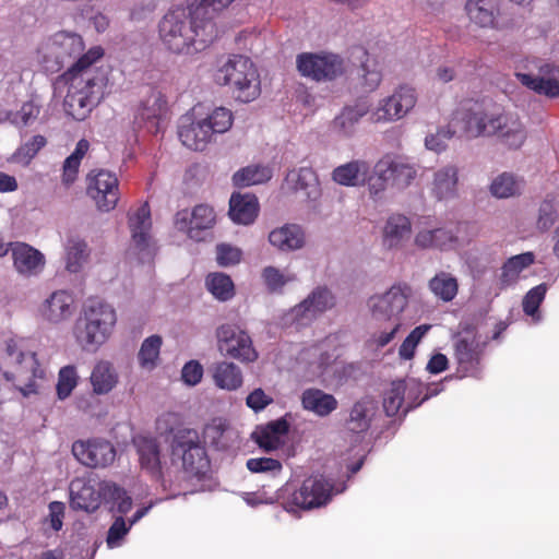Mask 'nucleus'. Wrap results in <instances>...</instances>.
Listing matches in <instances>:
<instances>
[{
    "instance_id": "1",
    "label": "nucleus",
    "mask_w": 559,
    "mask_h": 559,
    "mask_svg": "<svg viewBox=\"0 0 559 559\" xmlns=\"http://www.w3.org/2000/svg\"><path fill=\"white\" fill-rule=\"evenodd\" d=\"M103 56L99 47L90 49L64 74L69 84L64 97V110L73 119L82 121L100 103L108 91V78L91 66Z\"/></svg>"
},
{
    "instance_id": "2",
    "label": "nucleus",
    "mask_w": 559,
    "mask_h": 559,
    "mask_svg": "<svg viewBox=\"0 0 559 559\" xmlns=\"http://www.w3.org/2000/svg\"><path fill=\"white\" fill-rule=\"evenodd\" d=\"M163 45L174 53H192L202 50L218 37L216 23L211 19L200 23L185 8L168 11L158 24Z\"/></svg>"
},
{
    "instance_id": "3",
    "label": "nucleus",
    "mask_w": 559,
    "mask_h": 559,
    "mask_svg": "<svg viewBox=\"0 0 559 559\" xmlns=\"http://www.w3.org/2000/svg\"><path fill=\"white\" fill-rule=\"evenodd\" d=\"M412 288L405 283L392 285L382 294L368 299V309L378 330L372 333L370 342L381 348L391 343L402 326V313L407 307Z\"/></svg>"
},
{
    "instance_id": "4",
    "label": "nucleus",
    "mask_w": 559,
    "mask_h": 559,
    "mask_svg": "<svg viewBox=\"0 0 559 559\" xmlns=\"http://www.w3.org/2000/svg\"><path fill=\"white\" fill-rule=\"evenodd\" d=\"M233 121L231 111L225 107H216L205 118L198 120L183 116L178 127V136L188 148L203 151L216 134L227 132Z\"/></svg>"
},
{
    "instance_id": "5",
    "label": "nucleus",
    "mask_w": 559,
    "mask_h": 559,
    "mask_svg": "<svg viewBox=\"0 0 559 559\" xmlns=\"http://www.w3.org/2000/svg\"><path fill=\"white\" fill-rule=\"evenodd\" d=\"M115 309L102 301H91L76 322L75 338L85 350H96L109 337L116 323Z\"/></svg>"
},
{
    "instance_id": "6",
    "label": "nucleus",
    "mask_w": 559,
    "mask_h": 559,
    "mask_svg": "<svg viewBox=\"0 0 559 559\" xmlns=\"http://www.w3.org/2000/svg\"><path fill=\"white\" fill-rule=\"evenodd\" d=\"M215 81L234 86L237 99L248 103L260 94V80L253 62L243 56L228 58L216 71Z\"/></svg>"
},
{
    "instance_id": "7",
    "label": "nucleus",
    "mask_w": 559,
    "mask_h": 559,
    "mask_svg": "<svg viewBox=\"0 0 559 559\" xmlns=\"http://www.w3.org/2000/svg\"><path fill=\"white\" fill-rule=\"evenodd\" d=\"M9 364L15 367L12 372L5 371L8 380H16L17 388L23 396L36 393V380L44 377V370L39 367L36 354L28 347L25 340H10L7 344Z\"/></svg>"
},
{
    "instance_id": "8",
    "label": "nucleus",
    "mask_w": 559,
    "mask_h": 559,
    "mask_svg": "<svg viewBox=\"0 0 559 559\" xmlns=\"http://www.w3.org/2000/svg\"><path fill=\"white\" fill-rule=\"evenodd\" d=\"M502 110L491 100L469 102L455 112L461 131L468 138L493 136Z\"/></svg>"
},
{
    "instance_id": "9",
    "label": "nucleus",
    "mask_w": 559,
    "mask_h": 559,
    "mask_svg": "<svg viewBox=\"0 0 559 559\" xmlns=\"http://www.w3.org/2000/svg\"><path fill=\"white\" fill-rule=\"evenodd\" d=\"M299 73L317 82L332 81L343 75L346 63L342 57L331 52H302L296 58Z\"/></svg>"
},
{
    "instance_id": "10",
    "label": "nucleus",
    "mask_w": 559,
    "mask_h": 559,
    "mask_svg": "<svg viewBox=\"0 0 559 559\" xmlns=\"http://www.w3.org/2000/svg\"><path fill=\"white\" fill-rule=\"evenodd\" d=\"M417 103L415 88L401 85L386 97L381 98L371 110L369 119L374 123L393 122L404 118Z\"/></svg>"
},
{
    "instance_id": "11",
    "label": "nucleus",
    "mask_w": 559,
    "mask_h": 559,
    "mask_svg": "<svg viewBox=\"0 0 559 559\" xmlns=\"http://www.w3.org/2000/svg\"><path fill=\"white\" fill-rule=\"evenodd\" d=\"M217 348L222 355L241 362H253L258 353L249 334L234 324H223L216 330Z\"/></svg>"
},
{
    "instance_id": "12",
    "label": "nucleus",
    "mask_w": 559,
    "mask_h": 559,
    "mask_svg": "<svg viewBox=\"0 0 559 559\" xmlns=\"http://www.w3.org/2000/svg\"><path fill=\"white\" fill-rule=\"evenodd\" d=\"M173 454L180 456L183 469L192 476L204 474L209 466L205 450L195 430L179 431L173 443Z\"/></svg>"
},
{
    "instance_id": "13",
    "label": "nucleus",
    "mask_w": 559,
    "mask_h": 559,
    "mask_svg": "<svg viewBox=\"0 0 559 559\" xmlns=\"http://www.w3.org/2000/svg\"><path fill=\"white\" fill-rule=\"evenodd\" d=\"M84 44L80 35L70 32H58L47 38L38 47V53L46 63L52 62L59 69L73 57L83 56Z\"/></svg>"
},
{
    "instance_id": "14",
    "label": "nucleus",
    "mask_w": 559,
    "mask_h": 559,
    "mask_svg": "<svg viewBox=\"0 0 559 559\" xmlns=\"http://www.w3.org/2000/svg\"><path fill=\"white\" fill-rule=\"evenodd\" d=\"M485 343L474 330L457 333L453 338L454 358L464 377H478Z\"/></svg>"
},
{
    "instance_id": "15",
    "label": "nucleus",
    "mask_w": 559,
    "mask_h": 559,
    "mask_svg": "<svg viewBox=\"0 0 559 559\" xmlns=\"http://www.w3.org/2000/svg\"><path fill=\"white\" fill-rule=\"evenodd\" d=\"M87 194L95 201L98 210H114L120 199L116 174L106 169L92 170L87 176Z\"/></svg>"
},
{
    "instance_id": "16",
    "label": "nucleus",
    "mask_w": 559,
    "mask_h": 559,
    "mask_svg": "<svg viewBox=\"0 0 559 559\" xmlns=\"http://www.w3.org/2000/svg\"><path fill=\"white\" fill-rule=\"evenodd\" d=\"M335 306V297L326 287H316L287 313V320L306 325Z\"/></svg>"
},
{
    "instance_id": "17",
    "label": "nucleus",
    "mask_w": 559,
    "mask_h": 559,
    "mask_svg": "<svg viewBox=\"0 0 559 559\" xmlns=\"http://www.w3.org/2000/svg\"><path fill=\"white\" fill-rule=\"evenodd\" d=\"M167 112L165 95L159 90L150 87L139 104L135 122L151 133H158L167 119Z\"/></svg>"
},
{
    "instance_id": "18",
    "label": "nucleus",
    "mask_w": 559,
    "mask_h": 559,
    "mask_svg": "<svg viewBox=\"0 0 559 559\" xmlns=\"http://www.w3.org/2000/svg\"><path fill=\"white\" fill-rule=\"evenodd\" d=\"M333 487L322 476H311L304 480L298 490L292 493V506L304 510L320 508L331 499Z\"/></svg>"
},
{
    "instance_id": "19",
    "label": "nucleus",
    "mask_w": 559,
    "mask_h": 559,
    "mask_svg": "<svg viewBox=\"0 0 559 559\" xmlns=\"http://www.w3.org/2000/svg\"><path fill=\"white\" fill-rule=\"evenodd\" d=\"M72 453L83 465L100 468L110 465L116 459L114 445L106 440H78L72 444Z\"/></svg>"
},
{
    "instance_id": "20",
    "label": "nucleus",
    "mask_w": 559,
    "mask_h": 559,
    "mask_svg": "<svg viewBox=\"0 0 559 559\" xmlns=\"http://www.w3.org/2000/svg\"><path fill=\"white\" fill-rule=\"evenodd\" d=\"M216 215L213 207L199 204L190 212L179 211L175 216V226L178 230L185 231L189 238L200 241L203 239V231L212 228Z\"/></svg>"
},
{
    "instance_id": "21",
    "label": "nucleus",
    "mask_w": 559,
    "mask_h": 559,
    "mask_svg": "<svg viewBox=\"0 0 559 559\" xmlns=\"http://www.w3.org/2000/svg\"><path fill=\"white\" fill-rule=\"evenodd\" d=\"M417 392H420V384L414 379L393 381L383 397L385 414L388 416H395L402 408L403 413L406 414L413 407L418 406L426 397L418 403L409 401Z\"/></svg>"
},
{
    "instance_id": "22",
    "label": "nucleus",
    "mask_w": 559,
    "mask_h": 559,
    "mask_svg": "<svg viewBox=\"0 0 559 559\" xmlns=\"http://www.w3.org/2000/svg\"><path fill=\"white\" fill-rule=\"evenodd\" d=\"M13 266L15 271L24 276L32 277L39 275L46 265L44 253L26 242H10Z\"/></svg>"
},
{
    "instance_id": "23",
    "label": "nucleus",
    "mask_w": 559,
    "mask_h": 559,
    "mask_svg": "<svg viewBox=\"0 0 559 559\" xmlns=\"http://www.w3.org/2000/svg\"><path fill=\"white\" fill-rule=\"evenodd\" d=\"M269 243L282 253L301 250L307 245L305 228L295 223H286L273 228L267 236Z\"/></svg>"
},
{
    "instance_id": "24",
    "label": "nucleus",
    "mask_w": 559,
    "mask_h": 559,
    "mask_svg": "<svg viewBox=\"0 0 559 559\" xmlns=\"http://www.w3.org/2000/svg\"><path fill=\"white\" fill-rule=\"evenodd\" d=\"M74 310V297L66 289L52 292L39 308L43 319L52 324L69 320L73 316Z\"/></svg>"
},
{
    "instance_id": "25",
    "label": "nucleus",
    "mask_w": 559,
    "mask_h": 559,
    "mask_svg": "<svg viewBox=\"0 0 559 559\" xmlns=\"http://www.w3.org/2000/svg\"><path fill=\"white\" fill-rule=\"evenodd\" d=\"M518 80L526 87L535 91L538 94L548 97L559 96V69L544 63L539 67L538 74L532 73H516Z\"/></svg>"
},
{
    "instance_id": "26",
    "label": "nucleus",
    "mask_w": 559,
    "mask_h": 559,
    "mask_svg": "<svg viewBox=\"0 0 559 559\" xmlns=\"http://www.w3.org/2000/svg\"><path fill=\"white\" fill-rule=\"evenodd\" d=\"M102 484L96 489L91 481L75 478L70 483V504L74 510L94 512L100 506L103 497Z\"/></svg>"
},
{
    "instance_id": "27",
    "label": "nucleus",
    "mask_w": 559,
    "mask_h": 559,
    "mask_svg": "<svg viewBox=\"0 0 559 559\" xmlns=\"http://www.w3.org/2000/svg\"><path fill=\"white\" fill-rule=\"evenodd\" d=\"M430 193L438 201H450L459 194V168L453 164L444 165L433 171Z\"/></svg>"
},
{
    "instance_id": "28",
    "label": "nucleus",
    "mask_w": 559,
    "mask_h": 559,
    "mask_svg": "<svg viewBox=\"0 0 559 559\" xmlns=\"http://www.w3.org/2000/svg\"><path fill=\"white\" fill-rule=\"evenodd\" d=\"M379 162L384 169L381 173L386 174L391 185L397 189L407 188L417 176L416 166L407 157L386 155Z\"/></svg>"
},
{
    "instance_id": "29",
    "label": "nucleus",
    "mask_w": 559,
    "mask_h": 559,
    "mask_svg": "<svg viewBox=\"0 0 559 559\" xmlns=\"http://www.w3.org/2000/svg\"><path fill=\"white\" fill-rule=\"evenodd\" d=\"M133 443L141 468L158 479L162 476V455L158 441L154 438L139 436L133 439Z\"/></svg>"
},
{
    "instance_id": "30",
    "label": "nucleus",
    "mask_w": 559,
    "mask_h": 559,
    "mask_svg": "<svg viewBox=\"0 0 559 559\" xmlns=\"http://www.w3.org/2000/svg\"><path fill=\"white\" fill-rule=\"evenodd\" d=\"M377 403L371 397H362L354 403L345 421L346 430L355 435L366 433L377 414Z\"/></svg>"
},
{
    "instance_id": "31",
    "label": "nucleus",
    "mask_w": 559,
    "mask_h": 559,
    "mask_svg": "<svg viewBox=\"0 0 559 559\" xmlns=\"http://www.w3.org/2000/svg\"><path fill=\"white\" fill-rule=\"evenodd\" d=\"M129 228L131 231V245L139 251L148 247L151 239V210L147 203H143L134 211L129 212Z\"/></svg>"
},
{
    "instance_id": "32",
    "label": "nucleus",
    "mask_w": 559,
    "mask_h": 559,
    "mask_svg": "<svg viewBox=\"0 0 559 559\" xmlns=\"http://www.w3.org/2000/svg\"><path fill=\"white\" fill-rule=\"evenodd\" d=\"M496 129L497 133L493 136H497L503 144L512 148L521 147L527 138L523 122L513 112L502 111Z\"/></svg>"
},
{
    "instance_id": "33",
    "label": "nucleus",
    "mask_w": 559,
    "mask_h": 559,
    "mask_svg": "<svg viewBox=\"0 0 559 559\" xmlns=\"http://www.w3.org/2000/svg\"><path fill=\"white\" fill-rule=\"evenodd\" d=\"M289 430L286 419L280 418L264 426H259L252 432V439L265 451H274L285 443Z\"/></svg>"
},
{
    "instance_id": "34",
    "label": "nucleus",
    "mask_w": 559,
    "mask_h": 559,
    "mask_svg": "<svg viewBox=\"0 0 559 559\" xmlns=\"http://www.w3.org/2000/svg\"><path fill=\"white\" fill-rule=\"evenodd\" d=\"M465 11L475 25L492 28L500 15V0H466Z\"/></svg>"
},
{
    "instance_id": "35",
    "label": "nucleus",
    "mask_w": 559,
    "mask_h": 559,
    "mask_svg": "<svg viewBox=\"0 0 559 559\" xmlns=\"http://www.w3.org/2000/svg\"><path fill=\"white\" fill-rule=\"evenodd\" d=\"M370 170L368 162L356 159L336 167L332 179L344 187H360L366 183Z\"/></svg>"
},
{
    "instance_id": "36",
    "label": "nucleus",
    "mask_w": 559,
    "mask_h": 559,
    "mask_svg": "<svg viewBox=\"0 0 559 559\" xmlns=\"http://www.w3.org/2000/svg\"><path fill=\"white\" fill-rule=\"evenodd\" d=\"M259 213V202L254 194L234 193L229 201V216L240 225L252 224Z\"/></svg>"
},
{
    "instance_id": "37",
    "label": "nucleus",
    "mask_w": 559,
    "mask_h": 559,
    "mask_svg": "<svg viewBox=\"0 0 559 559\" xmlns=\"http://www.w3.org/2000/svg\"><path fill=\"white\" fill-rule=\"evenodd\" d=\"M411 222L401 214L391 215L383 228V246L388 249H397L409 239Z\"/></svg>"
},
{
    "instance_id": "38",
    "label": "nucleus",
    "mask_w": 559,
    "mask_h": 559,
    "mask_svg": "<svg viewBox=\"0 0 559 559\" xmlns=\"http://www.w3.org/2000/svg\"><path fill=\"white\" fill-rule=\"evenodd\" d=\"M301 404L306 411L312 412L320 417H325L334 412L337 400L320 389H307L301 394Z\"/></svg>"
},
{
    "instance_id": "39",
    "label": "nucleus",
    "mask_w": 559,
    "mask_h": 559,
    "mask_svg": "<svg viewBox=\"0 0 559 559\" xmlns=\"http://www.w3.org/2000/svg\"><path fill=\"white\" fill-rule=\"evenodd\" d=\"M212 378L217 388L226 391H236L243 383L241 369L230 361L215 364L212 368Z\"/></svg>"
},
{
    "instance_id": "40",
    "label": "nucleus",
    "mask_w": 559,
    "mask_h": 559,
    "mask_svg": "<svg viewBox=\"0 0 559 559\" xmlns=\"http://www.w3.org/2000/svg\"><path fill=\"white\" fill-rule=\"evenodd\" d=\"M90 250L86 241L71 236L64 243V267L70 273H79L87 262Z\"/></svg>"
},
{
    "instance_id": "41",
    "label": "nucleus",
    "mask_w": 559,
    "mask_h": 559,
    "mask_svg": "<svg viewBox=\"0 0 559 559\" xmlns=\"http://www.w3.org/2000/svg\"><path fill=\"white\" fill-rule=\"evenodd\" d=\"M43 109L40 96L33 94L28 100L24 102L20 109L7 112V119L16 128L33 126L39 118Z\"/></svg>"
},
{
    "instance_id": "42",
    "label": "nucleus",
    "mask_w": 559,
    "mask_h": 559,
    "mask_svg": "<svg viewBox=\"0 0 559 559\" xmlns=\"http://www.w3.org/2000/svg\"><path fill=\"white\" fill-rule=\"evenodd\" d=\"M90 381L95 394H107L117 385L118 373L111 362L100 360L94 366Z\"/></svg>"
},
{
    "instance_id": "43",
    "label": "nucleus",
    "mask_w": 559,
    "mask_h": 559,
    "mask_svg": "<svg viewBox=\"0 0 559 559\" xmlns=\"http://www.w3.org/2000/svg\"><path fill=\"white\" fill-rule=\"evenodd\" d=\"M286 182L295 191H305L308 199L316 200L320 195L317 177L311 168L290 170L286 176Z\"/></svg>"
},
{
    "instance_id": "44",
    "label": "nucleus",
    "mask_w": 559,
    "mask_h": 559,
    "mask_svg": "<svg viewBox=\"0 0 559 559\" xmlns=\"http://www.w3.org/2000/svg\"><path fill=\"white\" fill-rule=\"evenodd\" d=\"M533 263L534 254L532 252H524L508 259L501 267L500 287L507 288L514 285L519 281L521 272Z\"/></svg>"
},
{
    "instance_id": "45",
    "label": "nucleus",
    "mask_w": 559,
    "mask_h": 559,
    "mask_svg": "<svg viewBox=\"0 0 559 559\" xmlns=\"http://www.w3.org/2000/svg\"><path fill=\"white\" fill-rule=\"evenodd\" d=\"M456 238L453 233L447 228L423 229L415 236V243L419 248L429 249H449L453 246Z\"/></svg>"
},
{
    "instance_id": "46",
    "label": "nucleus",
    "mask_w": 559,
    "mask_h": 559,
    "mask_svg": "<svg viewBox=\"0 0 559 559\" xmlns=\"http://www.w3.org/2000/svg\"><path fill=\"white\" fill-rule=\"evenodd\" d=\"M428 287L436 298L449 302L457 295L459 282L453 274L440 271L429 280Z\"/></svg>"
},
{
    "instance_id": "47",
    "label": "nucleus",
    "mask_w": 559,
    "mask_h": 559,
    "mask_svg": "<svg viewBox=\"0 0 559 559\" xmlns=\"http://www.w3.org/2000/svg\"><path fill=\"white\" fill-rule=\"evenodd\" d=\"M455 135H464L456 115H454L448 126L438 129L436 133L428 134L425 139V146L429 151L440 153L447 148L448 141Z\"/></svg>"
},
{
    "instance_id": "48",
    "label": "nucleus",
    "mask_w": 559,
    "mask_h": 559,
    "mask_svg": "<svg viewBox=\"0 0 559 559\" xmlns=\"http://www.w3.org/2000/svg\"><path fill=\"white\" fill-rule=\"evenodd\" d=\"M272 178V169L264 165H248L237 170L233 176V182L237 187L261 185Z\"/></svg>"
},
{
    "instance_id": "49",
    "label": "nucleus",
    "mask_w": 559,
    "mask_h": 559,
    "mask_svg": "<svg viewBox=\"0 0 559 559\" xmlns=\"http://www.w3.org/2000/svg\"><path fill=\"white\" fill-rule=\"evenodd\" d=\"M233 430L223 418L212 419L204 428V440L218 450L228 448Z\"/></svg>"
},
{
    "instance_id": "50",
    "label": "nucleus",
    "mask_w": 559,
    "mask_h": 559,
    "mask_svg": "<svg viewBox=\"0 0 559 559\" xmlns=\"http://www.w3.org/2000/svg\"><path fill=\"white\" fill-rule=\"evenodd\" d=\"M262 282L267 289V292L272 294H281L284 290V287L296 281V274L287 271L281 270L273 265H267L261 271Z\"/></svg>"
},
{
    "instance_id": "51",
    "label": "nucleus",
    "mask_w": 559,
    "mask_h": 559,
    "mask_svg": "<svg viewBox=\"0 0 559 559\" xmlns=\"http://www.w3.org/2000/svg\"><path fill=\"white\" fill-rule=\"evenodd\" d=\"M162 344L159 335H151L142 342L138 353V361L142 369L152 371L157 367Z\"/></svg>"
},
{
    "instance_id": "52",
    "label": "nucleus",
    "mask_w": 559,
    "mask_h": 559,
    "mask_svg": "<svg viewBox=\"0 0 559 559\" xmlns=\"http://www.w3.org/2000/svg\"><path fill=\"white\" fill-rule=\"evenodd\" d=\"M524 183L511 174L497 176L490 185V193L498 199H508L521 194Z\"/></svg>"
},
{
    "instance_id": "53",
    "label": "nucleus",
    "mask_w": 559,
    "mask_h": 559,
    "mask_svg": "<svg viewBox=\"0 0 559 559\" xmlns=\"http://www.w3.org/2000/svg\"><path fill=\"white\" fill-rule=\"evenodd\" d=\"M205 285L207 290L218 300L227 301L235 295V286L229 275L215 272L206 276Z\"/></svg>"
},
{
    "instance_id": "54",
    "label": "nucleus",
    "mask_w": 559,
    "mask_h": 559,
    "mask_svg": "<svg viewBox=\"0 0 559 559\" xmlns=\"http://www.w3.org/2000/svg\"><path fill=\"white\" fill-rule=\"evenodd\" d=\"M368 112L369 108L366 104H356L355 106L345 107L334 120L335 128L346 135L352 134L355 126Z\"/></svg>"
},
{
    "instance_id": "55",
    "label": "nucleus",
    "mask_w": 559,
    "mask_h": 559,
    "mask_svg": "<svg viewBox=\"0 0 559 559\" xmlns=\"http://www.w3.org/2000/svg\"><path fill=\"white\" fill-rule=\"evenodd\" d=\"M235 0H199L198 4L191 11L193 19L201 24L211 19L213 23L216 15L226 9Z\"/></svg>"
},
{
    "instance_id": "56",
    "label": "nucleus",
    "mask_w": 559,
    "mask_h": 559,
    "mask_svg": "<svg viewBox=\"0 0 559 559\" xmlns=\"http://www.w3.org/2000/svg\"><path fill=\"white\" fill-rule=\"evenodd\" d=\"M102 491L105 500L115 502L117 512L126 514L131 510L132 499L123 488L114 483H103Z\"/></svg>"
},
{
    "instance_id": "57",
    "label": "nucleus",
    "mask_w": 559,
    "mask_h": 559,
    "mask_svg": "<svg viewBox=\"0 0 559 559\" xmlns=\"http://www.w3.org/2000/svg\"><path fill=\"white\" fill-rule=\"evenodd\" d=\"M45 145V136L40 134L34 135L15 151L12 160L26 166Z\"/></svg>"
},
{
    "instance_id": "58",
    "label": "nucleus",
    "mask_w": 559,
    "mask_h": 559,
    "mask_svg": "<svg viewBox=\"0 0 559 559\" xmlns=\"http://www.w3.org/2000/svg\"><path fill=\"white\" fill-rule=\"evenodd\" d=\"M381 170H384L381 167L380 162L378 160L373 167V174L369 173L366 183H368L369 195L372 200L382 199L388 185L391 182L386 174H382Z\"/></svg>"
},
{
    "instance_id": "59",
    "label": "nucleus",
    "mask_w": 559,
    "mask_h": 559,
    "mask_svg": "<svg viewBox=\"0 0 559 559\" xmlns=\"http://www.w3.org/2000/svg\"><path fill=\"white\" fill-rule=\"evenodd\" d=\"M360 78L369 90H374L382 81V72L378 61L369 56L361 62Z\"/></svg>"
},
{
    "instance_id": "60",
    "label": "nucleus",
    "mask_w": 559,
    "mask_h": 559,
    "mask_svg": "<svg viewBox=\"0 0 559 559\" xmlns=\"http://www.w3.org/2000/svg\"><path fill=\"white\" fill-rule=\"evenodd\" d=\"M78 383L76 370L73 366H66L60 369L57 383V394L60 400L67 399Z\"/></svg>"
},
{
    "instance_id": "61",
    "label": "nucleus",
    "mask_w": 559,
    "mask_h": 559,
    "mask_svg": "<svg viewBox=\"0 0 559 559\" xmlns=\"http://www.w3.org/2000/svg\"><path fill=\"white\" fill-rule=\"evenodd\" d=\"M547 285L542 283L532 289H530L523 298V311L531 317H534L539 308V305L543 302L545 295L547 293Z\"/></svg>"
},
{
    "instance_id": "62",
    "label": "nucleus",
    "mask_w": 559,
    "mask_h": 559,
    "mask_svg": "<svg viewBox=\"0 0 559 559\" xmlns=\"http://www.w3.org/2000/svg\"><path fill=\"white\" fill-rule=\"evenodd\" d=\"M430 325L423 324L415 328L409 335L403 341L400 346L399 354L403 359H411L414 356L415 348L420 342V340L425 336V334L429 331Z\"/></svg>"
},
{
    "instance_id": "63",
    "label": "nucleus",
    "mask_w": 559,
    "mask_h": 559,
    "mask_svg": "<svg viewBox=\"0 0 559 559\" xmlns=\"http://www.w3.org/2000/svg\"><path fill=\"white\" fill-rule=\"evenodd\" d=\"M242 252L239 248L228 243H219L216 246V261L221 266H230L238 264L241 260Z\"/></svg>"
},
{
    "instance_id": "64",
    "label": "nucleus",
    "mask_w": 559,
    "mask_h": 559,
    "mask_svg": "<svg viewBox=\"0 0 559 559\" xmlns=\"http://www.w3.org/2000/svg\"><path fill=\"white\" fill-rule=\"evenodd\" d=\"M246 465L252 473H270L275 475L282 471V463L272 457L249 459Z\"/></svg>"
}]
</instances>
